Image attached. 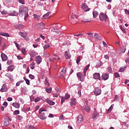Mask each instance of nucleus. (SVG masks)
I'll use <instances>...</instances> for the list:
<instances>
[{"label": "nucleus", "instance_id": "1", "mask_svg": "<svg viewBox=\"0 0 129 129\" xmlns=\"http://www.w3.org/2000/svg\"><path fill=\"white\" fill-rule=\"evenodd\" d=\"M44 111V112H43ZM42 112H43L42 113ZM38 113L40 114L38 115L39 118L42 119V120H44L47 118V110L45 109L44 108H40L39 110ZM41 113H42L41 114Z\"/></svg>", "mask_w": 129, "mask_h": 129}, {"label": "nucleus", "instance_id": "2", "mask_svg": "<svg viewBox=\"0 0 129 129\" xmlns=\"http://www.w3.org/2000/svg\"><path fill=\"white\" fill-rule=\"evenodd\" d=\"M99 19L102 22H106V20H107V15L105 14L104 13L101 12L99 15Z\"/></svg>", "mask_w": 129, "mask_h": 129}, {"label": "nucleus", "instance_id": "3", "mask_svg": "<svg viewBox=\"0 0 129 129\" xmlns=\"http://www.w3.org/2000/svg\"><path fill=\"white\" fill-rule=\"evenodd\" d=\"M29 11V9L28 7H25L24 6H21L19 8V13L20 14H23L25 13H28V11Z\"/></svg>", "mask_w": 129, "mask_h": 129}, {"label": "nucleus", "instance_id": "4", "mask_svg": "<svg viewBox=\"0 0 129 129\" xmlns=\"http://www.w3.org/2000/svg\"><path fill=\"white\" fill-rule=\"evenodd\" d=\"M71 20H72V24H74V25H75L76 23H77V18H78V16L75 15V14H72L71 16Z\"/></svg>", "mask_w": 129, "mask_h": 129}, {"label": "nucleus", "instance_id": "5", "mask_svg": "<svg viewBox=\"0 0 129 129\" xmlns=\"http://www.w3.org/2000/svg\"><path fill=\"white\" fill-rule=\"evenodd\" d=\"M8 15H9V16L15 17L19 15V12L15 10H10L9 12H8Z\"/></svg>", "mask_w": 129, "mask_h": 129}, {"label": "nucleus", "instance_id": "6", "mask_svg": "<svg viewBox=\"0 0 129 129\" xmlns=\"http://www.w3.org/2000/svg\"><path fill=\"white\" fill-rule=\"evenodd\" d=\"M94 93L96 96L100 95V94H101V89H99V87L95 88Z\"/></svg>", "mask_w": 129, "mask_h": 129}, {"label": "nucleus", "instance_id": "7", "mask_svg": "<svg viewBox=\"0 0 129 129\" xmlns=\"http://www.w3.org/2000/svg\"><path fill=\"white\" fill-rule=\"evenodd\" d=\"M99 115V114L97 113V111H96V109H94V110L92 116V118H93V119H95L97 118V117Z\"/></svg>", "mask_w": 129, "mask_h": 129}, {"label": "nucleus", "instance_id": "8", "mask_svg": "<svg viewBox=\"0 0 129 129\" xmlns=\"http://www.w3.org/2000/svg\"><path fill=\"white\" fill-rule=\"evenodd\" d=\"M8 90V88L7 87V85L6 84H4L0 91H1V92H7Z\"/></svg>", "mask_w": 129, "mask_h": 129}, {"label": "nucleus", "instance_id": "9", "mask_svg": "<svg viewBox=\"0 0 129 129\" xmlns=\"http://www.w3.org/2000/svg\"><path fill=\"white\" fill-rule=\"evenodd\" d=\"M83 115L82 114L79 115L77 120V122H78V123H81V122L83 121Z\"/></svg>", "mask_w": 129, "mask_h": 129}, {"label": "nucleus", "instance_id": "10", "mask_svg": "<svg viewBox=\"0 0 129 129\" xmlns=\"http://www.w3.org/2000/svg\"><path fill=\"white\" fill-rule=\"evenodd\" d=\"M77 76L79 78L80 81H83V74L79 72L77 73Z\"/></svg>", "mask_w": 129, "mask_h": 129}, {"label": "nucleus", "instance_id": "11", "mask_svg": "<svg viewBox=\"0 0 129 129\" xmlns=\"http://www.w3.org/2000/svg\"><path fill=\"white\" fill-rule=\"evenodd\" d=\"M1 58L2 61H3L4 62L8 60V56H7V54H6L5 53H1Z\"/></svg>", "mask_w": 129, "mask_h": 129}, {"label": "nucleus", "instance_id": "12", "mask_svg": "<svg viewBox=\"0 0 129 129\" xmlns=\"http://www.w3.org/2000/svg\"><path fill=\"white\" fill-rule=\"evenodd\" d=\"M36 62L37 64H41V62H42V57L40 56H37L35 57Z\"/></svg>", "mask_w": 129, "mask_h": 129}, {"label": "nucleus", "instance_id": "13", "mask_svg": "<svg viewBox=\"0 0 129 129\" xmlns=\"http://www.w3.org/2000/svg\"><path fill=\"white\" fill-rule=\"evenodd\" d=\"M19 35H20L21 37H22V38H24V39L26 40V38H27V35H28V34L27 32H22L20 31L19 32Z\"/></svg>", "mask_w": 129, "mask_h": 129}, {"label": "nucleus", "instance_id": "14", "mask_svg": "<svg viewBox=\"0 0 129 129\" xmlns=\"http://www.w3.org/2000/svg\"><path fill=\"white\" fill-rule=\"evenodd\" d=\"M82 8L84 10L85 12H88L90 10L89 8H87V5H86V3H84L82 7Z\"/></svg>", "mask_w": 129, "mask_h": 129}, {"label": "nucleus", "instance_id": "15", "mask_svg": "<svg viewBox=\"0 0 129 129\" xmlns=\"http://www.w3.org/2000/svg\"><path fill=\"white\" fill-rule=\"evenodd\" d=\"M108 77H109L108 74H104L102 76V79L103 80H107V79H108Z\"/></svg>", "mask_w": 129, "mask_h": 129}, {"label": "nucleus", "instance_id": "16", "mask_svg": "<svg viewBox=\"0 0 129 129\" xmlns=\"http://www.w3.org/2000/svg\"><path fill=\"white\" fill-rule=\"evenodd\" d=\"M65 73H66V68H63L60 72V75L62 77H65Z\"/></svg>", "mask_w": 129, "mask_h": 129}, {"label": "nucleus", "instance_id": "17", "mask_svg": "<svg viewBox=\"0 0 129 129\" xmlns=\"http://www.w3.org/2000/svg\"><path fill=\"white\" fill-rule=\"evenodd\" d=\"M64 57L66 59H70V58H71V55L69 52L66 51H65Z\"/></svg>", "mask_w": 129, "mask_h": 129}, {"label": "nucleus", "instance_id": "18", "mask_svg": "<svg viewBox=\"0 0 129 129\" xmlns=\"http://www.w3.org/2000/svg\"><path fill=\"white\" fill-rule=\"evenodd\" d=\"M93 78L94 79H99V80H100V74L99 73H95L93 75Z\"/></svg>", "mask_w": 129, "mask_h": 129}, {"label": "nucleus", "instance_id": "19", "mask_svg": "<svg viewBox=\"0 0 129 129\" xmlns=\"http://www.w3.org/2000/svg\"><path fill=\"white\" fill-rule=\"evenodd\" d=\"M4 121V125H5V126H9V125H10V121L8 119L5 118Z\"/></svg>", "mask_w": 129, "mask_h": 129}, {"label": "nucleus", "instance_id": "20", "mask_svg": "<svg viewBox=\"0 0 129 129\" xmlns=\"http://www.w3.org/2000/svg\"><path fill=\"white\" fill-rule=\"evenodd\" d=\"M90 67V64H88L86 67H85L84 69V75L85 76H86V72H87V71L88 70V69Z\"/></svg>", "mask_w": 129, "mask_h": 129}, {"label": "nucleus", "instance_id": "21", "mask_svg": "<svg viewBox=\"0 0 129 129\" xmlns=\"http://www.w3.org/2000/svg\"><path fill=\"white\" fill-rule=\"evenodd\" d=\"M6 76H7V77H8V78H9L10 80H11V81H13V80H14V77L13 76V75H10L9 73H7L5 75Z\"/></svg>", "mask_w": 129, "mask_h": 129}, {"label": "nucleus", "instance_id": "22", "mask_svg": "<svg viewBox=\"0 0 129 129\" xmlns=\"http://www.w3.org/2000/svg\"><path fill=\"white\" fill-rule=\"evenodd\" d=\"M14 69H15V66L14 65H11L8 68V71H10V72L14 71Z\"/></svg>", "mask_w": 129, "mask_h": 129}, {"label": "nucleus", "instance_id": "23", "mask_svg": "<svg viewBox=\"0 0 129 129\" xmlns=\"http://www.w3.org/2000/svg\"><path fill=\"white\" fill-rule=\"evenodd\" d=\"M94 38L97 40H101V37L99 35L97 34V33L94 34Z\"/></svg>", "mask_w": 129, "mask_h": 129}, {"label": "nucleus", "instance_id": "24", "mask_svg": "<svg viewBox=\"0 0 129 129\" xmlns=\"http://www.w3.org/2000/svg\"><path fill=\"white\" fill-rule=\"evenodd\" d=\"M37 26L38 27H39L40 29H44V28H45V24L43 23H38Z\"/></svg>", "mask_w": 129, "mask_h": 129}, {"label": "nucleus", "instance_id": "25", "mask_svg": "<svg viewBox=\"0 0 129 129\" xmlns=\"http://www.w3.org/2000/svg\"><path fill=\"white\" fill-rule=\"evenodd\" d=\"M47 103H48L49 105H54L55 104V102H54L52 100H49L48 99L46 100Z\"/></svg>", "mask_w": 129, "mask_h": 129}, {"label": "nucleus", "instance_id": "26", "mask_svg": "<svg viewBox=\"0 0 129 129\" xmlns=\"http://www.w3.org/2000/svg\"><path fill=\"white\" fill-rule=\"evenodd\" d=\"M85 111H86L87 112H90V107L89 106H85L84 108Z\"/></svg>", "mask_w": 129, "mask_h": 129}, {"label": "nucleus", "instance_id": "27", "mask_svg": "<svg viewBox=\"0 0 129 129\" xmlns=\"http://www.w3.org/2000/svg\"><path fill=\"white\" fill-rule=\"evenodd\" d=\"M81 22H82V23H90V22H91V19H83Z\"/></svg>", "mask_w": 129, "mask_h": 129}, {"label": "nucleus", "instance_id": "28", "mask_svg": "<svg viewBox=\"0 0 129 129\" xmlns=\"http://www.w3.org/2000/svg\"><path fill=\"white\" fill-rule=\"evenodd\" d=\"M0 35L4 37H10V35L7 33L5 32H0Z\"/></svg>", "mask_w": 129, "mask_h": 129}, {"label": "nucleus", "instance_id": "29", "mask_svg": "<svg viewBox=\"0 0 129 129\" xmlns=\"http://www.w3.org/2000/svg\"><path fill=\"white\" fill-rule=\"evenodd\" d=\"M17 26V28H18V29H19V30H22V29H24V28L25 27V26L23 24H19Z\"/></svg>", "mask_w": 129, "mask_h": 129}, {"label": "nucleus", "instance_id": "30", "mask_svg": "<svg viewBox=\"0 0 129 129\" xmlns=\"http://www.w3.org/2000/svg\"><path fill=\"white\" fill-rule=\"evenodd\" d=\"M93 18H97V16H98V12L95 11H93Z\"/></svg>", "mask_w": 129, "mask_h": 129}, {"label": "nucleus", "instance_id": "31", "mask_svg": "<svg viewBox=\"0 0 129 129\" xmlns=\"http://www.w3.org/2000/svg\"><path fill=\"white\" fill-rule=\"evenodd\" d=\"M12 105L15 107V108H20V105H19L18 103H13Z\"/></svg>", "mask_w": 129, "mask_h": 129}, {"label": "nucleus", "instance_id": "32", "mask_svg": "<svg viewBox=\"0 0 129 129\" xmlns=\"http://www.w3.org/2000/svg\"><path fill=\"white\" fill-rule=\"evenodd\" d=\"M58 30L57 28H53L51 29V32H53V33H57L59 34V31H58Z\"/></svg>", "mask_w": 129, "mask_h": 129}, {"label": "nucleus", "instance_id": "33", "mask_svg": "<svg viewBox=\"0 0 129 129\" xmlns=\"http://www.w3.org/2000/svg\"><path fill=\"white\" fill-rule=\"evenodd\" d=\"M35 64H36V63H35V61L32 62L30 64V67L31 69H32V70H34V69L35 68V67H34V66H35Z\"/></svg>", "mask_w": 129, "mask_h": 129}, {"label": "nucleus", "instance_id": "34", "mask_svg": "<svg viewBox=\"0 0 129 129\" xmlns=\"http://www.w3.org/2000/svg\"><path fill=\"white\" fill-rule=\"evenodd\" d=\"M113 108V105H111V106L109 107V108L108 109L107 111L106 112L107 114H108L109 112L112 110V109Z\"/></svg>", "mask_w": 129, "mask_h": 129}, {"label": "nucleus", "instance_id": "35", "mask_svg": "<svg viewBox=\"0 0 129 129\" xmlns=\"http://www.w3.org/2000/svg\"><path fill=\"white\" fill-rule=\"evenodd\" d=\"M45 90L47 93H51V91H52V88L51 87H50L49 88H46Z\"/></svg>", "mask_w": 129, "mask_h": 129}, {"label": "nucleus", "instance_id": "36", "mask_svg": "<svg viewBox=\"0 0 129 129\" xmlns=\"http://www.w3.org/2000/svg\"><path fill=\"white\" fill-rule=\"evenodd\" d=\"M75 99H72L71 102V105H75L76 104V101Z\"/></svg>", "mask_w": 129, "mask_h": 129}, {"label": "nucleus", "instance_id": "37", "mask_svg": "<svg viewBox=\"0 0 129 129\" xmlns=\"http://www.w3.org/2000/svg\"><path fill=\"white\" fill-rule=\"evenodd\" d=\"M45 84L46 86H47L48 87H49L50 83H49V82L48 81V80L47 79H45Z\"/></svg>", "mask_w": 129, "mask_h": 129}, {"label": "nucleus", "instance_id": "38", "mask_svg": "<svg viewBox=\"0 0 129 129\" xmlns=\"http://www.w3.org/2000/svg\"><path fill=\"white\" fill-rule=\"evenodd\" d=\"M120 29L122 32H123V33H124V34L126 33V31H125V29L123 27H122V26L121 25L120 26Z\"/></svg>", "mask_w": 129, "mask_h": 129}, {"label": "nucleus", "instance_id": "39", "mask_svg": "<svg viewBox=\"0 0 129 129\" xmlns=\"http://www.w3.org/2000/svg\"><path fill=\"white\" fill-rule=\"evenodd\" d=\"M24 80L26 81V83L27 85H30V80H29V79H26V78L24 77Z\"/></svg>", "mask_w": 129, "mask_h": 129}, {"label": "nucleus", "instance_id": "40", "mask_svg": "<svg viewBox=\"0 0 129 129\" xmlns=\"http://www.w3.org/2000/svg\"><path fill=\"white\" fill-rule=\"evenodd\" d=\"M114 76L115 78H119V77H120V76H119V74L117 73H114Z\"/></svg>", "mask_w": 129, "mask_h": 129}, {"label": "nucleus", "instance_id": "41", "mask_svg": "<svg viewBox=\"0 0 129 129\" xmlns=\"http://www.w3.org/2000/svg\"><path fill=\"white\" fill-rule=\"evenodd\" d=\"M125 68H126V67H124V68H121L119 69V72H124V71H125Z\"/></svg>", "mask_w": 129, "mask_h": 129}, {"label": "nucleus", "instance_id": "42", "mask_svg": "<svg viewBox=\"0 0 129 129\" xmlns=\"http://www.w3.org/2000/svg\"><path fill=\"white\" fill-rule=\"evenodd\" d=\"M87 35H88L89 37H90V38H93V33H91V32H88L87 33Z\"/></svg>", "mask_w": 129, "mask_h": 129}, {"label": "nucleus", "instance_id": "43", "mask_svg": "<svg viewBox=\"0 0 129 129\" xmlns=\"http://www.w3.org/2000/svg\"><path fill=\"white\" fill-rule=\"evenodd\" d=\"M49 15H50V12H47L46 14H44L43 16V18H44V19H46L47 18H46V17H48Z\"/></svg>", "mask_w": 129, "mask_h": 129}, {"label": "nucleus", "instance_id": "44", "mask_svg": "<svg viewBox=\"0 0 129 129\" xmlns=\"http://www.w3.org/2000/svg\"><path fill=\"white\" fill-rule=\"evenodd\" d=\"M29 77L30 78V79H35V76L32 74L29 75Z\"/></svg>", "mask_w": 129, "mask_h": 129}, {"label": "nucleus", "instance_id": "45", "mask_svg": "<svg viewBox=\"0 0 129 129\" xmlns=\"http://www.w3.org/2000/svg\"><path fill=\"white\" fill-rule=\"evenodd\" d=\"M18 2L20 4L22 5H25V0H18Z\"/></svg>", "mask_w": 129, "mask_h": 129}, {"label": "nucleus", "instance_id": "46", "mask_svg": "<svg viewBox=\"0 0 129 129\" xmlns=\"http://www.w3.org/2000/svg\"><path fill=\"white\" fill-rule=\"evenodd\" d=\"M49 47H50V45H49L45 44L44 46H43L44 50H46V49H48V48H49Z\"/></svg>", "mask_w": 129, "mask_h": 129}, {"label": "nucleus", "instance_id": "47", "mask_svg": "<svg viewBox=\"0 0 129 129\" xmlns=\"http://www.w3.org/2000/svg\"><path fill=\"white\" fill-rule=\"evenodd\" d=\"M14 44L16 45V47L17 48V49L18 50H20V47H19V44L18 43H17V42H16V41L14 42Z\"/></svg>", "mask_w": 129, "mask_h": 129}, {"label": "nucleus", "instance_id": "48", "mask_svg": "<svg viewBox=\"0 0 129 129\" xmlns=\"http://www.w3.org/2000/svg\"><path fill=\"white\" fill-rule=\"evenodd\" d=\"M65 98L64 97H61V104H63V103L64 102V101H65Z\"/></svg>", "mask_w": 129, "mask_h": 129}, {"label": "nucleus", "instance_id": "49", "mask_svg": "<svg viewBox=\"0 0 129 129\" xmlns=\"http://www.w3.org/2000/svg\"><path fill=\"white\" fill-rule=\"evenodd\" d=\"M65 99L67 100V99H69V98H70V95L66 94L65 95Z\"/></svg>", "mask_w": 129, "mask_h": 129}, {"label": "nucleus", "instance_id": "50", "mask_svg": "<svg viewBox=\"0 0 129 129\" xmlns=\"http://www.w3.org/2000/svg\"><path fill=\"white\" fill-rule=\"evenodd\" d=\"M81 57L80 56H78L77 57V59L76 61V62L77 63V64H78V63H79V62H80V61L81 60V59H80Z\"/></svg>", "mask_w": 129, "mask_h": 129}, {"label": "nucleus", "instance_id": "51", "mask_svg": "<svg viewBox=\"0 0 129 129\" xmlns=\"http://www.w3.org/2000/svg\"><path fill=\"white\" fill-rule=\"evenodd\" d=\"M22 52L23 53V54H24V55L26 54V49L25 48H22Z\"/></svg>", "mask_w": 129, "mask_h": 129}, {"label": "nucleus", "instance_id": "52", "mask_svg": "<svg viewBox=\"0 0 129 129\" xmlns=\"http://www.w3.org/2000/svg\"><path fill=\"white\" fill-rule=\"evenodd\" d=\"M28 17H29V14H28V12H26V14L25 15V16L24 17L25 21H27V18H28Z\"/></svg>", "mask_w": 129, "mask_h": 129}, {"label": "nucleus", "instance_id": "53", "mask_svg": "<svg viewBox=\"0 0 129 129\" xmlns=\"http://www.w3.org/2000/svg\"><path fill=\"white\" fill-rule=\"evenodd\" d=\"M108 71L109 73H111V72H112V69H111V67L108 68Z\"/></svg>", "mask_w": 129, "mask_h": 129}, {"label": "nucleus", "instance_id": "54", "mask_svg": "<svg viewBox=\"0 0 129 129\" xmlns=\"http://www.w3.org/2000/svg\"><path fill=\"white\" fill-rule=\"evenodd\" d=\"M74 36H75L76 37H79L80 36H83V34L80 33V34H75V35H74Z\"/></svg>", "mask_w": 129, "mask_h": 129}, {"label": "nucleus", "instance_id": "55", "mask_svg": "<svg viewBox=\"0 0 129 129\" xmlns=\"http://www.w3.org/2000/svg\"><path fill=\"white\" fill-rule=\"evenodd\" d=\"M110 55L111 57H115V53H114V52H111Z\"/></svg>", "mask_w": 129, "mask_h": 129}, {"label": "nucleus", "instance_id": "56", "mask_svg": "<svg viewBox=\"0 0 129 129\" xmlns=\"http://www.w3.org/2000/svg\"><path fill=\"white\" fill-rule=\"evenodd\" d=\"M40 98L37 97V98H35V102H39V101H40Z\"/></svg>", "mask_w": 129, "mask_h": 129}, {"label": "nucleus", "instance_id": "57", "mask_svg": "<svg viewBox=\"0 0 129 129\" xmlns=\"http://www.w3.org/2000/svg\"><path fill=\"white\" fill-rule=\"evenodd\" d=\"M43 56L45 57H49V53H48V52H45L43 53Z\"/></svg>", "mask_w": 129, "mask_h": 129}, {"label": "nucleus", "instance_id": "58", "mask_svg": "<svg viewBox=\"0 0 129 129\" xmlns=\"http://www.w3.org/2000/svg\"><path fill=\"white\" fill-rule=\"evenodd\" d=\"M14 114L17 115L20 113V111L19 110H15L14 112Z\"/></svg>", "mask_w": 129, "mask_h": 129}, {"label": "nucleus", "instance_id": "59", "mask_svg": "<svg viewBox=\"0 0 129 129\" xmlns=\"http://www.w3.org/2000/svg\"><path fill=\"white\" fill-rule=\"evenodd\" d=\"M55 90L57 92H59L60 91V88H58V87H55Z\"/></svg>", "mask_w": 129, "mask_h": 129}, {"label": "nucleus", "instance_id": "60", "mask_svg": "<svg viewBox=\"0 0 129 129\" xmlns=\"http://www.w3.org/2000/svg\"><path fill=\"white\" fill-rule=\"evenodd\" d=\"M28 129H37V128H36V127H34V126L30 125L29 126Z\"/></svg>", "mask_w": 129, "mask_h": 129}, {"label": "nucleus", "instance_id": "61", "mask_svg": "<svg viewBox=\"0 0 129 129\" xmlns=\"http://www.w3.org/2000/svg\"><path fill=\"white\" fill-rule=\"evenodd\" d=\"M18 118L19 120H22V119H23V116H22L21 115H18Z\"/></svg>", "mask_w": 129, "mask_h": 129}, {"label": "nucleus", "instance_id": "62", "mask_svg": "<svg viewBox=\"0 0 129 129\" xmlns=\"http://www.w3.org/2000/svg\"><path fill=\"white\" fill-rule=\"evenodd\" d=\"M124 12H125V14H126L127 15H129V10H128L125 9Z\"/></svg>", "mask_w": 129, "mask_h": 129}, {"label": "nucleus", "instance_id": "63", "mask_svg": "<svg viewBox=\"0 0 129 129\" xmlns=\"http://www.w3.org/2000/svg\"><path fill=\"white\" fill-rule=\"evenodd\" d=\"M53 97H56L57 98V97H58V95L57 93H53Z\"/></svg>", "mask_w": 129, "mask_h": 129}, {"label": "nucleus", "instance_id": "64", "mask_svg": "<svg viewBox=\"0 0 129 129\" xmlns=\"http://www.w3.org/2000/svg\"><path fill=\"white\" fill-rule=\"evenodd\" d=\"M8 101H12L13 100V98L12 97H8L7 98Z\"/></svg>", "mask_w": 129, "mask_h": 129}]
</instances>
